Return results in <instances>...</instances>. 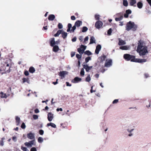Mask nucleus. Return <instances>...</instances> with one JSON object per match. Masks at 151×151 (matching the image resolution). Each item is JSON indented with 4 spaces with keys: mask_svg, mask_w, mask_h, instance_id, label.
Returning a JSON list of instances; mask_svg holds the SVG:
<instances>
[{
    "mask_svg": "<svg viewBox=\"0 0 151 151\" xmlns=\"http://www.w3.org/2000/svg\"><path fill=\"white\" fill-rule=\"evenodd\" d=\"M137 51L139 53V55L143 58H144V56L148 52L147 47L141 41L138 42Z\"/></svg>",
    "mask_w": 151,
    "mask_h": 151,
    "instance_id": "f257e3e1",
    "label": "nucleus"
},
{
    "mask_svg": "<svg viewBox=\"0 0 151 151\" xmlns=\"http://www.w3.org/2000/svg\"><path fill=\"white\" fill-rule=\"evenodd\" d=\"M11 65V60L9 59H7L3 64V65L1 66L0 71H4L2 73V74L9 73Z\"/></svg>",
    "mask_w": 151,
    "mask_h": 151,
    "instance_id": "f03ea898",
    "label": "nucleus"
},
{
    "mask_svg": "<svg viewBox=\"0 0 151 151\" xmlns=\"http://www.w3.org/2000/svg\"><path fill=\"white\" fill-rule=\"evenodd\" d=\"M137 25L135 24L134 23L131 21H129L127 24L126 29L127 31H129L131 29H132V30L135 31L137 30Z\"/></svg>",
    "mask_w": 151,
    "mask_h": 151,
    "instance_id": "7ed1b4c3",
    "label": "nucleus"
},
{
    "mask_svg": "<svg viewBox=\"0 0 151 151\" xmlns=\"http://www.w3.org/2000/svg\"><path fill=\"white\" fill-rule=\"evenodd\" d=\"M124 58L127 61L131 60V62H134L132 61L133 60H134L135 57L134 56L130 55L128 54H125L124 55Z\"/></svg>",
    "mask_w": 151,
    "mask_h": 151,
    "instance_id": "20e7f679",
    "label": "nucleus"
},
{
    "mask_svg": "<svg viewBox=\"0 0 151 151\" xmlns=\"http://www.w3.org/2000/svg\"><path fill=\"white\" fill-rule=\"evenodd\" d=\"M112 65V60L109 59L107 60L104 64L105 67L108 68L110 67Z\"/></svg>",
    "mask_w": 151,
    "mask_h": 151,
    "instance_id": "39448f33",
    "label": "nucleus"
},
{
    "mask_svg": "<svg viewBox=\"0 0 151 151\" xmlns=\"http://www.w3.org/2000/svg\"><path fill=\"white\" fill-rule=\"evenodd\" d=\"M103 23L100 21H97L95 23V26L98 29H100L102 26Z\"/></svg>",
    "mask_w": 151,
    "mask_h": 151,
    "instance_id": "423d86ee",
    "label": "nucleus"
},
{
    "mask_svg": "<svg viewBox=\"0 0 151 151\" xmlns=\"http://www.w3.org/2000/svg\"><path fill=\"white\" fill-rule=\"evenodd\" d=\"M132 61H134L135 62L141 63L146 62L147 60L146 59L136 58H135L134 60H132Z\"/></svg>",
    "mask_w": 151,
    "mask_h": 151,
    "instance_id": "0eeeda50",
    "label": "nucleus"
},
{
    "mask_svg": "<svg viewBox=\"0 0 151 151\" xmlns=\"http://www.w3.org/2000/svg\"><path fill=\"white\" fill-rule=\"evenodd\" d=\"M83 68L85 69L86 72H88L89 70L93 68V66H89L86 64L83 65Z\"/></svg>",
    "mask_w": 151,
    "mask_h": 151,
    "instance_id": "6e6552de",
    "label": "nucleus"
},
{
    "mask_svg": "<svg viewBox=\"0 0 151 151\" xmlns=\"http://www.w3.org/2000/svg\"><path fill=\"white\" fill-rule=\"evenodd\" d=\"M34 141L33 140L29 141L28 142H26L24 143L25 145L28 147H31L34 144Z\"/></svg>",
    "mask_w": 151,
    "mask_h": 151,
    "instance_id": "1a4fd4ad",
    "label": "nucleus"
},
{
    "mask_svg": "<svg viewBox=\"0 0 151 151\" xmlns=\"http://www.w3.org/2000/svg\"><path fill=\"white\" fill-rule=\"evenodd\" d=\"M53 118V114L51 112L47 114V119L49 122L52 121Z\"/></svg>",
    "mask_w": 151,
    "mask_h": 151,
    "instance_id": "9d476101",
    "label": "nucleus"
},
{
    "mask_svg": "<svg viewBox=\"0 0 151 151\" xmlns=\"http://www.w3.org/2000/svg\"><path fill=\"white\" fill-rule=\"evenodd\" d=\"M101 48V46L100 45H98L96 47V50H95V53L98 54Z\"/></svg>",
    "mask_w": 151,
    "mask_h": 151,
    "instance_id": "9b49d317",
    "label": "nucleus"
},
{
    "mask_svg": "<svg viewBox=\"0 0 151 151\" xmlns=\"http://www.w3.org/2000/svg\"><path fill=\"white\" fill-rule=\"evenodd\" d=\"M27 137L29 139H32L35 138V134L31 132L27 134Z\"/></svg>",
    "mask_w": 151,
    "mask_h": 151,
    "instance_id": "f8f14e48",
    "label": "nucleus"
},
{
    "mask_svg": "<svg viewBox=\"0 0 151 151\" xmlns=\"http://www.w3.org/2000/svg\"><path fill=\"white\" fill-rule=\"evenodd\" d=\"M74 24L77 27H78L82 25V21L79 20H77L75 22Z\"/></svg>",
    "mask_w": 151,
    "mask_h": 151,
    "instance_id": "ddd939ff",
    "label": "nucleus"
},
{
    "mask_svg": "<svg viewBox=\"0 0 151 151\" xmlns=\"http://www.w3.org/2000/svg\"><path fill=\"white\" fill-rule=\"evenodd\" d=\"M119 43H118V45L120 46V45H125L126 44V42L122 40L121 38H119Z\"/></svg>",
    "mask_w": 151,
    "mask_h": 151,
    "instance_id": "4468645a",
    "label": "nucleus"
},
{
    "mask_svg": "<svg viewBox=\"0 0 151 151\" xmlns=\"http://www.w3.org/2000/svg\"><path fill=\"white\" fill-rule=\"evenodd\" d=\"M136 3V0H130L129 4L131 6L135 7L136 6L135 5Z\"/></svg>",
    "mask_w": 151,
    "mask_h": 151,
    "instance_id": "2eb2a0df",
    "label": "nucleus"
},
{
    "mask_svg": "<svg viewBox=\"0 0 151 151\" xmlns=\"http://www.w3.org/2000/svg\"><path fill=\"white\" fill-rule=\"evenodd\" d=\"M55 18V16L54 14H50L48 17V19L50 21H53Z\"/></svg>",
    "mask_w": 151,
    "mask_h": 151,
    "instance_id": "dca6fc26",
    "label": "nucleus"
},
{
    "mask_svg": "<svg viewBox=\"0 0 151 151\" xmlns=\"http://www.w3.org/2000/svg\"><path fill=\"white\" fill-rule=\"evenodd\" d=\"M143 6V4L142 1H139L137 2V6L138 8L139 9L142 8Z\"/></svg>",
    "mask_w": 151,
    "mask_h": 151,
    "instance_id": "f3484780",
    "label": "nucleus"
},
{
    "mask_svg": "<svg viewBox=\"0 0 151 151\" xmlns=\"http://www.w3.org/2000/svg\"><path fill=\"white\" fill-rule=\"evenodd\" d=\"M82 79L81 78H79L78 77H76L74 79V81L73 82L74 83H77L79 81H81Z\"/></svg>",
    "mask_w": 151,
    "mask_h": 151,
    "instance_id": "a211bd4d",
    "label": "nucleus"
},
{
    "mask_svg": "<svg viewBox=\"0 0 151 151\" xmlns=\"http://www.w3.org/2000/svg\"><path fill=\"white\" fill-rule=\"evenodd\" d=\"M53 47L52 50L55 52H57L59 50V47L58 45H55Z\"/></svg>",
    "mask_w": 151,
    "mask_h": 151,
    "instance_id": "6ab92c4d",
    "label": "nucleus"
},
{
    "mask_svg": "<svg viewBox=\"0 0 151 151\" xmlns=\"http://www.w3.org/2000/svg\"><path fill=\"white\" fill-rule=\"evenodd\" d=\"M56 44L55 42V41L54 38H52V40L50 41V45L52 47L54 46Z\"/></svg>",
    "mask_w": 151,
    "mask_h": 151,
    "instance_id": "aec40b11",
    "label": "nucleus"
},
{
    "mask_svg": "<svg viewBox=\"0 0 151 151\" xmlns=\"http://www.w3.org/2000/svg\"><path fill=\"white\" fill-rule=\"evenodd\" d=\"M35 69L33 67L31 66L29 67V71L30 73H33L35 72Z\"/></svg>",
    "mask_w": 151,
    "mask_h": 151,
    "instance_id": "412c9836",
    "label": "nucleus"
},
{
    "mask_svg": "<svg viewBox=\"0 0 151 151\" xmlns=\"http://www.w3.org/2000/svg\"><path fill=\"white\" fill-rule=\"evenodd\" d=\"M67 72L65 71H60L59 73V76H60L61 77H63L64 78L65 76V75L66 74V73Z\"/></svg>",
    "mask_w": 151,
    "mask_h": 151,
    "instance_id": "4be33fe9",
    "label": "nucleus"
},
{
    "mask_svg": "<svg viewBox=\"0 0 151 151\" xmlns=\"http://www.w3.org/2000/svg\"><path fill=\"white\" fill-rule=\"evenodd\" d=\"M47 127H49L51 126L52 127L55 128L56 127V125L52 122H50V123H48L47 124Z\"/></svg>",
    "mask_w": 151,
    "mask_h": 151,
    "instance_id": "5701e85b",
    "label": "nucleus"
},
{
    "mask_svg": "<svg viewBox=\"0 0 151 151\" xmlns=\"http://www.w3.org/2000/svg\"><path fill=\"white\" fill-rule=\"evenodd\" d=\"M0 97L1 98H7V96L6 93H4L3 92H1L0 93Z\"/></svg>",
    "mask_w": 151,
    "mask_h": 151,
    "instance_id": "b1692460",
    "label": "nucleus"
},
{
    "mask_svg": "<svg viewBox=\"0 0 151 151\" xmlns=\"http://www.w3.org/2000/svg\"><path fill=\"white\" fill-rule=\"evenodd\" d=\"M95 42V38L93 36H91L90 39V42L89 44H92Z\"/></svg>",
    "mask_w": 151,
    "mask_h": 151,
    "instance_id": "393cba45",
    "label": "nucleus"
},
{
    "mask_svg": "<svg viewBox=\"0 0 151 151\" xmlns=\"http://www.w3.org/2000/svg\"><path fill=\"white\" fill-rule=\"evenodd\" d=\"M119 48L120 49L123 50H127L129 49V47L127 46H122L120 47Z\"/></svg>",
    "mask_w": 151,
    "mask_h": 151,
    "instance_id": "a878e982",
    "label": "nucleus"
},
{
    "mask_svg": "<svg viewBox=\"0 0 151 151\" xmlns=\"http://www.w3.org/2000/svg\"><path fill=\"white\" fill-rule=\"evenodd\" d=\"M62 37L64 38L65 39L67 36V33L64 31H62L61 33Z\"/></svg>",
    "mask_w": 151,
    "mask_h": 151,
    "instance_id": "bb28decb",
    "label": "nucleus"
},
{
    "mask_svg": "<svg viewBox=\"0 0 151 151\" xmlns=\"http://www.w3.org/2000/svg\"><path fill=\"white\" fill-rule=\"evenodd\" d=\"M22 81L23 83H24L25 82H27L28 84L30 83V81L29 80V78H24L22 79Z\"/></svg>",
    "mask_w": 151,
    "mask_h": 151,
    "instance_id": "cd10ccee",
    "label": "nucleus"
},
{
    "mask_svg": "<svg viewBox=\"0 0 151 151\" xmlns=\"http://www.w3.org/2000/svg\"><path fill=\"white\" fill-rule=\"evenodd\" d=\"M62 30H59L57 31L56 33L54 35V36L55 37H58L61 34Z\"/></svg>",
    "mask_w": 151,
    "mask_h": 151,
    "instance_id": "c85d7f7f",
    "label": "nucleus"
},
{
    "mask_svg": "<svg viewBox=\"0 0 151 151\" xmlns=\"http://www.w3.org/2000/svg\"><path fill=\"white\" fill-rule=\"evenodd\" d=\"M77 50L78 51L81 55H82L84 53V51L83 50L81 49L80 48H78Z\"/></svg>",
    "mask_w": 151,
    "mask_h": 151,
    "instance_id": "c756f323",
    "label": "nucleus"
},
{
    "mask_svg": "<svg viewBox=\"0 0 151 151\" xmlns=\"http://www.w3.org/2000/svg\"><path fill=\"white\" fill-rule=\"evenodd\" d=\"M123 5L127 7L128 6V3L127 0H123Z\"/></svg>",
    "mask_w": 151,
    "mask_h": 151,
    "instance_id": "7c9ffc66",
    "label": "nucleus"
},
{
    "mask_svg": "<svg viewBox=\"0 0 151 151\" xmlns=\"http://www.w3.org/2000/svg\"><path fill=\"white\" fill-rule=\"evenodd\" d=\"M91 78L90 76V75L88 74L87 76V77L86 78L85 81L87 82H89L90 81H91Z\"/></svg>",
    "mask_w": 151,
    "mask_h": 151,
    "instance_id": "2f4dec72",
    "label": "nucleus"
},
{
    "mask_svg": "<svg viewBox=\"0 0 151 151\" xmlns=\"http://www.w3.org/2000/svg\"><path fill=\"white\" fill-rule=\"evenodd\" d=\"M88 30V28L86 26L83 27L82 32H86Z\"/></svg>",
    "mask_w": 151,
    "mask_h": 151,
    "instance_id": "473e14b6",
    "label": "nucleus"
},
{
    "mask_svg": "<svg viewBox=\"0 0 151 151\" xmlns=\"http://www.w3.org/2000/svg\"><path fill=\"white\" fill-rule=\"evenodd\" d=\"M84 53L88 56L91 55L92 54V53L88 50H86L84 52Z\"/></svg>",
    "mask_w": 151,
    "mask_h": 151,
    "instance_id": "72a5a7b5",
    "label": "nucleus"
},
{
    "mask_svg": "<svg viewBox=\"0 0 151 151\" xmlns=\"http://www.w3.org/2000/svg\"><path fill=\"white\" fill-rule=\"evenodd\" d=\"M37 140L39 143H42L43 141V139L42 137H38Z\"/></svg>",
    "mask_w": 151,
    "mask_h": 151,
    "instance_id": "f704fd0d",
    "label": "nucleus"
},
{
    "mask_svg": "<svg viewBox=\"0 0 151 151\" xmlns=\"http://www.w3.org/2000/svg\"><path fill=\"white\" fill-rule=\"evenodd\" d=\"M123 18V16H121L119 18H116L115 20L116 21H120L122 20Z\"/></svg>",
    "mask_w": 151,
    "mask_h": 151,
    "instance_id": "c9c22d12",
    "label": "nucleus"
},
{
    "mask_svg": "<svg viewBox=\"0 0 151 151\" xmlns=\"http://www.w3.org/2000/svg\"><path fill=\"white\" fill-rule=\"evenodd\" d=\"M106 58V56L105 55H103V56H102L100 57V58L101 59V62H103V61H104Z\"/></svg>",
    "mask_w": 151,
    "mask_h": 151,
    "instance_id": "e433bc0d",
    "label": "nucleus"
},
{
    "mask_svg": "<svg viewBox=\"0 0 151 151\" xmlns=\"http://www.w3.org/2000/svg\"><path fill=\"white\" fill-rule=\"evenodd\" d=\"M91 60V58L90 57H88L86 58L85 59V61L86 63H88L89 60Z\"/></svg>",
    "mask_w": 151,
    "mask_h": 151,
    "instance_id": "4c0bfd02",
    "label": "nucleus"
},
{
    "mask_svg": "<svg viewBox=\"0 0 151 151\" xmlns=\"http://www.w3.org/2000/svg\"><path fill=\"white\" fill-rule=\"evenodd\" d=\"M85 72L84 70V68H82L81 69L80 74L81 76H83L84 75Z\"/></svg>",
    "mask_w": 151,
    "mask_h": 151,
    "instance_id": "58836bf2",
    "label": "nucleus"
},
{
    "mask_svg": "<svg viewBox=\"0 0 151 151\" xmlns=\"http://www.w3.org/2000/svg\"><path fill=\"white\" fill-rule=\"evenodd\" d=\"M86 46H85L83 45H81L80 46V48L81 49L83 50L84 51L86 49Z\"/></svg>",
    "mask_w": 151,
    "mask_h": 151,
    "instance_id": "ea45409f",
    "label": "nucleus"
},
{
    "mask_svg": "<svg viewBox=\"0 0 151 151\" xmlns=\"http://www.w3.org/2000/svg\"><path fill=\"white\" fill-rule=\"evenodd\" d=\"M26 127V125L24 122H23L21 126V127L23 129H24Z\"/></svg>",
    "mask_w": 151,
    "mask_h": 151,
    "instance_id": "a19ab883",
    "label": "nucleus"
},
{
    "mask_svg": "<svg viewBox=\"0 0 151 151\" xmlns=\"http://www.w3.org/2000/svg\"><path fill=\"white\" fill-rule=\"evenodd\" d=\"M95 18L96 20H99L100 18V15L99 14H96L95 15Z\"/></svg>",
    "mask_w": 151,
    "mask_h": 151,
    "instance_id": "79ce46f5",
    "label": "nucleus"
},
{
    "mask_svg": "<svg viewBox=\"0 0 151 151\" xmlns=\"http://www.w3.org/2000/svg\"><path fill=\"white\" fill-rule=\"evenodd\" d=\"M76 57L78 59H81V58L82 56L80 54H76Z\"/></svg>",
    "mask_w": 151,
    "mask_h": 151,
    "instance_id": "37998d69",
    "label": "nucleus"
},
{
    "mask_svg": "<svg viewBox=\"0 0 151 151\" xmlns=\"http://www.w3.org/2000/svg\"><path fill=\"white\" fill-rule=\"evenodd\" d=\"M58 27L59 29H61L63 28V26L61 23H59L58 24Z\"/></svg>",
    "mask_w": 151,
    "mask_h": 151,
    "instance_id": "c03bdc74",
    "label": "nucleus"
},
{
    "mask_svg": "<svg viewBox=\"0 0 151 151\" xmlns=\"http://www.w3.org/2000/svg\"><path fill=\"white\" fill-rule=\"evenodd\" d=\"M112 32V29L111 28H110L108 31L107 32V34L108 35H111V33Z\"/></svg>",
    "mask_w": 151,
    "mask_h": 151,
    "instance_id": "a18cd8bd",
    "label": "nucleus"
},
{
    "mask_svg": "<svg viewBox=\"0 0 151 151\" xmlns=\"http://www.w3.org/2000/svg\"><path fill=\"white\" fill-rule=\"evenodd\" d=\"M76 26L74 24V25L72 27V29L71 30V31L73 32L74 30L76 29Z\"/></svg>",
    "mask_w": 151,
    "mask_h": 151,
    "instance_id": "49530a36",
    "label": "nucleus"
},
{
    "mask_svg": "<svg viewBox=\"0 0 151 151\" xmlns=\"http://www.w3.org/2000/svg\"><path fill=\"white\" fill-rule=\"evenodd\" d=\"M126 13L129 15L131 13L132 11L130 9H128L126 10Z\"/></svg>",
    "mask_w": 151,
    "mask_h": 151,
    "instance_id": "de8ad7c7",
    "label": "nucleus"
},
{
    "mask_svg": "<svg viewBox=\"0 0 151 151\" xmlns=\"http://www.w3.org/2000/svg\"><path fill=\"white\" fill-rule=\"evenodd\" d=\"M44 131L42 129H40L39 131V133L40 135H42L44 134Z\"/></svg>",
    "mask_w": 151,
    "mask_h": 151,
    "instance_id": "09e8293b",
    "label": "nucleus"
},
{
    "mask_svg": "<svg viewBox=\"0 0 151 151\" xmlns=\"http://www.w3.org/2000/svg\"><path fill=\"white\" fill-rule=\"evenodd\" d=\"M33 117L34 119H38V116L37 115L34 114L33 115Z\"/></svg>",
    "mask_w": 151,
    "mask_h": 151,
    "instance_id": "8fccbe9b",
    "label": "nucleus"
},
{
    "mask_svg": "<svg viewBox=\"0 0 151 151\" xmlns=\"http://www.w3.org/2000/svg\"><path fill=\"white\" fill-rule=\"evenodd\" d=\"M16 120L17 122V125H18L19 124V117L18 116L16 117Z\"/></svg>",
    "mask_w": 151,
    "mask_h": 151,
    "instance_id": "3c124183",
    "label": "nucleus"
},
{
    "mask_svg": "<svg viewBox=\"0 0 151 151\" xmlns=\"http://www.w3.org/2000/svg\"><path fill=\"white\" fill-rule=\"evenodd\" d=\"M119 101V100L118 99H116L114 100L112 102V103L113 104H115L117 103Z\"/></svg>",
    "mask_w": 151,
    "mask_h": 151,
    "instance_id": "603ef678",
    "label": "nucleus"
},
{
    "mask_svg": "<svg viewBox=\"0 0 151 151\" xmlns=\"http://www.w3.org/2000/svg\"><path fill=\"white\" fill-rule=\"evenodd\" d=\"M24 74L26 76H28L29 75V72L27 70H25L24 72Z\"/></svg>",
    "mask_w": 151,
    "mask_h": 151,
    "instance_id": "864d4df0",
    "label": "nucleus"
},
{
    "mask_svg": "<svg viewBox=\"0 0 151 151\" xmlns=\"http://www.w3.org/2000/svg\"><path fill=\"white\" fill-rule=\"evenodd\" d=\"M21 149L24 151H26L27 150V148L25 147H22Z\"/></svg>",
    "mask_w": 151,
    "mask_h": 151,
    "instance_id": "5fc2aeb1",
    "label": "nucleus"
},
{
    "mask_svg": "<svg viewBox=\"0 0 151 151\" xmlns=\"http://www.w3.org/2000/svg\"><path fill=\"white\" fill-rule=\"evenodd\" d=\"M37 149L35 147H32L30 151H37Z\"/></svg>",
    "mask_w": 151,
    "mask_h": 151,
    "instance_id": "6e6d98bb",
    "label": "nucleus"
},
{
    "mask_svg": "<svg viewBox=\"0 0 151 151\" xmlns=\"http://www.w3.org/2000/svg\"><path fill=\"white\" fill-rule=\"evenodd\" d=\"M75 54V52H71V57H73Z\"/></svg>",
    "mask_w": 151,
    "mask_h": 151,
    "instance_id": "4d7b16f0",
    "label": "nucleus"
},
{
    "mask_svg": "<svg viewBox=\"0 0 151 151\" xmlns=\"http://www.w3.org/2000/svg\"><path fill=\"white\" fill-rule=\"evenodd\" d=\"M88 36H86L85 37L84 39V42H85L86 41H88Z\"/></svg>",
    "mask_w": 151,
    "mask_h": 151,
    "instance_id": "13d9d810",
    "label": "nucleus"
},
{
    "mask_svg": "<svg viewBox=\"0 0 151 151\" xmlns=\"http://www.w3.org/2000/svg\"><path fill=\"white\" fill-rule=\"evenodd\" d=\"M76 37H75L72 39V41L73 42H75L76 41Z\"/></svg>",
    "mask_w": 151,
    "mask_h": 151,
    "instance_id": "bf43d9fd",
    "label": "nucleus"
},
{
    "mask_svg": "<svg viewBox=\"0 0 151 151\" xmlns=\"http://www.w3.org/2000/svg\"><path fill=\"white\" fill-rule=\"evenodd\" d=\"M0 145L1 146H3L4 145V142L3 140H1L0 141Z\"/></svg>",
    "mask_w": 151,
    "mask_h": 151,
    "instance_id": "052dcab7",
    "label": "nucleus"
},
{
    "mask_svg": "<svg viewBox=\"0 0 151 151\" xmlns=\"http://www.w3.org/2000/svg\"><path fill=\"white\" fill-rule=\"evenodd\" d=\"M134 130V129H127V131L128 132L131 133Z\"/></svg>",
    "mask_w": 151,
    "mask_h": 151,
    "instance_id": "680f3d73",
    "label": "nucleus"
},
{
    "mask_svg": "<svg viewBox=\"0 0 151 151\" xmlns=\"http://www.w3.org/2000/svg\"><path fill=\"white\" fill-rule=\"evenodd\" d=\"M34 111H35V113H39V111L38 109H36Z\"/></svg>",
    "mask_w": 151,
    "mask_h": 151,
    "instance_id": "e2e57ef3",
    "label": "nucleus"
},
{
    "mask_svg": "<svg viewBox=\"0 0 151 151\" xmlns=\"http://www.w3.org/2000/svg\"><path fill=\"white\" fill-rule=\"evenodd\" d=\"M145 77L147 78L149 77V75L148 73H145L144 74Z\"/></svg>",
    "mask_w": 151,
    "mask_h": 151,
    "instance_id": "0e129e2a",
    "label": "nucleus"
},
{
    "mask_svg": "<svg viewBox=\"0 0 151 151\" xmlns=\"http://www.w3.org/2000/svg\"><path fill=\"white\" fill-rule=\"evenodd\" d=\"M71 19L72 20H74L76 19V17L74 16H72L71 17Z\"/></svg>",
    "mask_w": 151,
    "mask_h": 151,
    "instance_id": "69168bd1",
    "label": "nucleus"
},
{
    "mask_svg": "<svg viewBox=\"0 0 151 151\" xmlns=\"http://www.w3.org/2000/svg\"><path fill=\"white\" fill-rule=\"evenodd\" d=\"M12 139L14 142H16L17 141V137H13Z\"/></svg>",
    "mask_w": 151,
    "mask_h": 151,
    "instance_id": "338daca9",
    "label": "nucleus"
},
{
    "mask_svg": "<svg viewBox=\"0 0 151 151\" xmlns=\"http://www.w3.org/2000/svg\"><path fill=\"white\" fill-rule=\"evenodd\" d=\"M147 1L151 6V0H147Z\"/></svg>",
    "mask_w": 151,
    "mask_h": 151,
    "instance_id": "774afa93",
    "label": "nucleus"
}]
</instances>
